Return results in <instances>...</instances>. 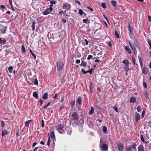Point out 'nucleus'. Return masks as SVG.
Here are the masks:
<instances>
[{
  "mask_svg": "<svg viewBox=\"0 0 151 151\" xmlns=\"http://www.w3.org/2000/svg\"><path fill=\"white\" fill-rule=\"evenodd\" d=\"M64 64L59 59L57 63V69L58 71L60 70L63 67Z\"/></svg>",
  "mask_w": 151,
  "mask_h": 151,
  "instance_id": "nucleus-1",
  "label": "nucleus"
},
{
  "mask_svg": "<svg viewBox=\"0 0 151 151\" xmlns=\"http://www.w3.org/2000/svg\"><path fill=\"white\" fill-rule=\"evenodd\" d=\"M143 85L144 87L145 88H147V85L146 83L145 82H143Z\"/></svg>",
  "mask_w": 151,
  "mask_h": 151,
  "instance_id": "nucleus-51",
  "label": "nucleus"
},
{
  "mask_svg": "<svg viewBox=\"0 0 151 151\" xmlns=\"http://www.w3.org/2000/svg\"><path fill=\"white\" fill-rule=\"evenodd\" d=\"M83 23L87 24L89 23H90L89 21L88 20V19H83Z\"/></svg>",
  "mask_w": 151,
  "mask_h": 151,
  "instance_id": "nucleus-29",
  "label": "nucleus"
},
{
  "mask_svg": "<svg viewBox=\"0 0 151 151\" xmlns=\"http://www.w3.org/2000/svg\"><path fill=\"white\" fill-rule=\"evenodd\" d=\"M50 136L52 138L54 139L55 138V136L54 132H52L50 133Z\"/></svg>",
  "mask_w": 151,
  "mask_h": 151,
  "instance_id": "nucleus-23",
  "label": "nucleus"
},
{
  "mask_svg": "<svg viewBox=\"0 0 151 151\" xmlns=\"http://www.w3.org/2000/svg\"><path fill=\"white\" fill-rule=\"evenodd\" d=\"M1 31L3 33H5L6 31V29L5 28H4L1 30Z\"/></svg>",
  "mask_w": 151,
  "mask_h": 151,
  "instance_id": "nucleus-50",
  "label": "nucleus"
},
{
  "mask_svg": "<svg viewBox=\"0 0 151 151\" xmlns=\"http://www.w3.org/2000/svg\"><path fill=\"white\" fill-rule=\"evenodd\" d=\"M147 42L150 47L149 48L151 50V40H148Z\"/></svg>",
  "mask_w": 151,
  "mask_h": 151,
  "instance_id": "nucleus-40",
  "label": "nucleus"
},
{
  "mask_svg": "<svg viewBox=\"0 0 151 151\" xmlns=\"http://www.w3.org/2000/svg\"><path fill=\"white\" fill-rule=\"evenodd\" d=\"M5 51L8 54H9L12 52L11 51H10V50L7 49H6L5 50Z\"/></svg>",
  "mask_w": 151,
  "mask_h": 151,
  "instance_id": "nucleus-47",
  "label": "nucleus"
},
{
  "mask_svg": "<svg viewBox=\"0 0 151 151\" xmlns=\"http://www.w3.org/2000/svg\"><path fill=\"white\" fill-rule=\"evenodd\" d=\"M142 73L145 74H146L148 73V70L147 68L144 67L142 70Z\"/></svg>",
  "mask_w": 151,
  "mask_h": 151,
  "instance_id": "nucleus-11",
  "label": "nucleus"
},
{
  "mask_svg": "<svg viewBox=\"0 0 151 151\" xmlns=\"http://www.w3.org/2000/svg\"><path fill=\"white\" fill-rule=\"evenodd\" d=\"M34 84L35 85H37V86H38V82L37 78H36L35 79L34 81Z\"/></svg>",
  "mask_w": 151,
  "mask_h": 151,
  "instance_id": "nucleus-38",
  "label": "nucleus"
},
{
  "mask_svg": "<svg viewBox=\"0 0 151 151\" xmlns=\"http://www.w3.org/2000/svg\"><path fill=\"white\" fill-rule=\"evenodd\" d=\"M41 126L42 127H44V122L43 120H42L41 121Z\"/></svg>",
  "mask_w": 151,
  "mask_h": 151,
  "instance_id": "nucleus-53",
  "label": "nucleus"
},
{
  "mask_svg": "<svg viewBox=\"0 0 151 151\" xmlns=\"http://www.w3.org/2000/svg\"><path fill=\"white\" fill-rule=\"evenodd\" d=\"M113 109H114L115 110V111L116 112H118V109H117V108L115 106H114V108H113Z\"/></svg>",
  "mask_w": 151,
  "mask_h": 151,
  "instance_id": "nucleus-56",
  "label": "nucleus"
},
{
  "mask_svg": "<svg viewBox=\"0 0 151 151\" xmlns=\"http://www.w3.org/2000/svg\"><path fill=\"white\" fill-rule=\"evenodd\" d=\"M94 112V108L93 107L91 106V110L89 112V114L91 115Z\"/></svg>",
  "mask_w": 151,
  "mask_h": 151,
  "instance_id": "nucleus-26",
  "label": "nucleus"
},
{
  "mask_svg": "<svg viewBox=\"0 0 151 151\" xmlns=\"http://www.w3.org/2000/svg\"><path fill=\"white\" fill-rule=\"evenodd\" d=\"M101 6L102 8L104 9H106V4L105 3H102L101 4Z\"/></svg>",
  "mask_w": 151,
  "mask_h": 151,
  "instance_id": "nucleus-34",
  "label": "nucleus"
},
{
  "mask_svg": "<svg viewBox=\"0 0 151 151\" xmlns=\"http://www.w3.org/2000/svg\"><path fill=\"white\" fill-rule=\"evenodd\" d=\"M125 50L128 52L129 54H131V50L130 48L129 47H127V46H126L125 47Z\"/></svg>",
  "mask_w": 151,
  "mask_h": 151,
  "instance_id": "nucleus-21",
  "label": "nucleus"
},
{
  "mask_svg": "<svg viewBox=\"0 0 151 151\" xmlns=\"http://www.w3.org/2000/svg\"><path fill=\"white\" fill-rule=\"evenodd\" d=\"M33 96L36 99H38V95L37 93L36 92H34L33 93Z\"/></svg>",
  "mask_w": 151,
  "mask_h": 151,
  "instance_id": "nucleus-18",
  "label": "nucleus"
},
{
  "mask_svg": "<svg viewBox=\"0 0 151 151\" xmlns=\"http://www.w3.org/2000/svg\"><path fill=\"white\" fill-rule=\"evenodd\" d=\"M39 102H40V106H42V105L43 104V102L41 99H40Z\"/></svg>",
  "mask_w": 151,
  "mask_h": 151,
  "instance_id": "nucleus-45",
  "label": "nucleus"
},
{
  "mask_svg": "<svg viewBox=\"0 0 151 151\" xmlns=\"http://www.w3.org/2000/svg\"><path fill=\"white\" fill-rule=\"evenodd\" d=\"M107 44L108 46L109 47H111L112 46L111 44L110 41L108 42V43H107Z\"/></svg>",
  "mask_w": 151,
  "mask_h": 151,
  "instance_id": "nucleus-62",
  "label": "nucleus"
},
{
  "mask_svg": "<svg viewBox=\"0 0 151 151\" xmlns=\"http://www.w3.org/2000/svg\"><path fill=\"white\" fill-rule=\"evenodd\" d=\"M140 115L139 114L137 113L136 112L135 113V120L137 122H138L139 120L140 119Z\"/></svg>",
  "mask_w": 151,
  "mask_h": 151,
  "instance_id": "nucleus-9",
  "label": "nucleus"
},
{
  "mask_svg": "<svg viewBox=\"0 0 151 151\" xmlns=\"http://www.w3.org/2000/svg\"><path fill=\"white\" fill-rule=\"evenodd\" d=\"M9 3L10 5L12 7H13L12 5V0H9Z\"/></svg>",
  "mask_w": 151,
  "mask_h": 151,
  "instance_id": "nucleus-60",
  "label": "nucleus"
},
{
  "mask_svg": "<svg viewBox=\"0 0 151 151\" xmlns=\"http://www.w3.org/2000/svg\"><path fill=\"white\" fill-rule=\"evenodd\" d=\"M50 3L51 4H55V1H51L50 2Z\"/></svg>",
  "mask_w": 151,
  "mask_h": 151,
  "instance_id": "nucleus-61",
  "label": "nucleus"
},
{
  "mask_svg": "<svg viewBox=\"0 0 151 151\" xmlns=\"http://www.w3.org/2000/svg\"><path fill=\"white\" fill-rule=\"evenodd\" d=\"M75 100L73 101H72L70 104V105L72 107H73L75 105Z\"/></svg>",
  "mask_w": 151,
  "mask_h": 151,
  "instance_id": "nucleus-43",
  "label": "nucleus"
},
{
  "mask_svg": "<svg viewBox=\"0 0 151 151\" xmlns=\"http://www.w3.org/2000/svg\"><path fill=\"white\" fill-rule=\"evenodd\" d=\"M76 103H78L79 105H81L82 104V98L81 97H79L78 98L77 101Z\"/></svg>",
  "mask_w": 151,
  "mask_h": 151,
  "instance_id": "nucleus-15",
  "label": "nucleus"
},
{
  "mask_svg": "<svg viewBox=\"0 0 151 151\" xmlns=\"http://www.w3.org/2000/svg\"><path fill=\"white\" fill-rule=\"evenodd\" d=\"M30 53H31V54L32 55V56L33 57V58L35 59H36V56L35 55V54L34 53H33L32 52V51L31 50H30Z\"/></svg>",
  "mask_w": 151,
  "mask_h": 151,
  "instance_id": "nucleus-37",
  "label": "nucleus"
},
{
  "mask_svg": "<svg viewBox=\"0 0 151 151\" xmlns=\"http://www.w3.org/2000/svg\"><path fill=\"white\" fill-rule=\"evenodd\" d=\"M107 130V128L106 126H104L103 127V131L104 133H106Z\"/></svg>",
  "mask_w": 151,
  "mask_h": 151,
  "instance_id": "nucleus-32",
  "label": "nucleus"
},
{
  "mask_svg": "<svg viewBox=\"0 0 151 151\" xmlns=\"http://www.w3.org/2000/svg\"><path fill=\"white\" fill-rule=\"evenodd\" d=\"M32 121L31 120L27 121L25 122V125L27 127H29L30 123Z\"/></svg>",
  "mask_w": 151,
  "mask_h": 151,
  "instance_id": "nucleus-20",
  "label": "nucleus"
},
{
  "mask_svg": "<svg viewBox=\"0 0 151 151\" xmlns=\"http://www.w3.org/2000/svg\"><path fill=\"white\" fill-rule=\"evenodd\" d=\"M136 145L135 143H133L132 146L129 145L128 147L126 148L125 150L126 151H132V148L134 150H135L136 149Z\"/></svg>",
  "mask_w": 151,
  "mask_h": 151,
  "instance_id": "nucleus-3",
  "label": "nucleus"
},
{
  "mask_svg": "<svg viewBox=\"0 0 151 151\" xmlns=\"http://www.w3.org/2000/svg\"><path fill=\"white\" fill-rule=\"evenodd\" d=\"M43 14L44 15H47L50 13V12L49 11L48 9H47L43 12Z\"/></svg>",
  "mask_w": 151,
  "mask_h": 151,
  "instance_id": "nucleus-19",
  "label": "nucleus"
},
{
  "mask_svg": "<svg viewBox=\"0 0 151 151\" xmlns=\"http://www.w3.org/2000/svg\"><path fill=\"white\" fill-rule=\"evenodd\" d=\"M115 34L117 38H119V34L115 30Z\"/></svg>",
  "mask_w": 151,
  "mask_h": 151,
  "instance_id": "nucleus-39",
  "label": "nucleus"
},
{
  "mask_svg": "<svg viewBox=\"0 0 151 151\" xmlns=\"http://www.w3.org/2000/svg\"><path fill=\"white\" fill-rule=\"evenodd\" d=\"M124 146V144L122 142H119L117 144V148L119 151H123Z\"/></svg>",
  "mask_w": 151,
  "mask_h": 151,
  "instance_id": "nucleus-4",
  "label": "nucleus"
},
{
  "mask_svg": "<svg viewBox=\"0 0 151 151\" xmlns=\"http://www.w3.org/2000/svg\"><path fill=\"white\" fill-rule=\"evenodd\" d=\"M82 72L84 74H86L87 73V72H86V71H85L84 69H82L81 70Z\"/></svg>",
  "mask_w": 151,
  "mask_h": 151,
  "instance_id": "nucleus-52",
  "label": "nucleus"
},
{
  "mask_svg": "<svg viewBox=\"0 0 151 151\" xmlns=\"http://www.w3.org/2000/svg\"><path fill=\"white\" fill-rule=\"evenodd\" d=\"M116 2L115 1H112L111 4L112 6L114 7L116 6Z\"/></svg>",
  "mask_w": 151,
  "mask_h": 151,
  "instance_id": "nucleus-27",
  "label": "nucleus"
},
{
  "mask_svg": "<svg viewBox=\"0 0 151 151\" xmlns=\"http://www.w3.org/2000/svg\"><path fill=\"white\" fill-rule=\"evenodd\" d=\"M50 102H49L46 105H45L44 106V108L45 109L47 108L49 106L50 104Z\"/></svg>",
  "mask_w": 151,
  "mask_h": 151,
  "instance_id": "nucleus-41",
  "label": "nucleus"
},
{
  "mask_svg": "<svg viewBox=\"0 0 151 151\" xmlns=\"http://www.w3.org/2000/svg\"><path fill=\"white\" fill-rule=\"evenodd\" d=\"M1 126L2 127H4L5 126V124L4 121H1Z\"/></svg>",
  "mask_w": 151,
  "mask_h": 151,
  "instance_id": "nucleus-49",
  "label": "nucleus"
},
{
  "mask_svg": "<svg viewBox=\"0 0 151 151\" xmlns=\"http://www.w3.org/2000/svg\"><path fill=\"white\" fill-rule=\"evenodd\" d=\"M129 43L131 48L133 50L136 49V47H137V45L135 42H134L133 43L132 42L129 41Z\"/></svg>",
  "mask_w": 151,
  "mask_h": 151,
  "instance_id": "nucleus-5",
  "label": "nucleus"
},
{
  "mask_svg": "<svg viewBox=\"0 0 151 151\" xmlns=\"http://www.w3.org/2000/svg\"><path fill=\"white\" fill-rule=\"evenodd\" d=\"M78 12L81 15H82L83 14H84V12L81 9H79Z\"/></svg>",
  "mask_w": 151,
  "mask_h": 151,
  "instance_id": "nucleus-33",
  "label": "nucleus"
},
{
  "mask_svg": "<svg viewBox=\"0 0 151 151\" xmlns=\"http://www.w3.org/2000/svg\"><path fill=\"white\" fill-rule=\"evenodd\" d=\"M65 109V107L63 106H62L60 109L59 111H60L63 109Z\"/></svg>",
  "mask_w": 151,
  "mask_h": 151,
  "instance_id": "nucleus-57",
  "label": "nucleus"
},
{
  "mask_svg": "<svg viewBox=\"0 0 151 151\" xmlns=\"http://www.w3.org/2000/svg\"><path fill=\"white\" fill-rule=\"evenodd\" d=\"M47 9H48L49 11H50V12H52L53 10V9L52 7H50L49 8H48Z\"/></svg>",
  "mask_w": 151,
  "mask_h": 151,
  "instance_id": "nucleus-59",
  "label": "nucleus"
},
{
  "mask_svg": "<svg viewBox=\"0 0 151 151\" xmlns=\"http://www.w3.org/2000/svg\"><path fill=\"white\" fill-rule=\"evenodd\" d=\"M148 20L150 22H151V16H149L148 17Z\"/></svg>",
  "mask_w": 151,
  "mask_h": 151,
  "instance_id": "nucleus-64",
  "label": "nucleus"
},
{
  "mask_svg": "<svg viewBox=\"0 0 151 151\" xmlns=\"http://www.w3.org/2000/svg\"><path fill=\"white\" fill-rule=\"evenodd\" d=\"M101 150H107L108 149V147L106 144H103L101 146Z\"/></svg>",
  "mask_w": 151,
  "mask_h": 151,
  "instance_id": "nucleus-8",
  "label": "nucleus"
},
{
  "mask_svg": "<svg viewBox=\"0 0 151 151\" xmlns=\"http://www.w3.org/2000/svg\"><path fill=\"white\" fill-rule=\"evenodd\" d=\"M63 126L62 124H59L57 125V130L60 133L64 134L65 133V131L63 130Z\"/></svg>",
  "mask_w": 151,
  "mask_h": 151,
  "instance_id": "nucleus-2",
  "label": "nucleus"
},
{
  "mask_svg": "<svg viewBox=\"0 0 151 151\" xmlns=\"http://www.w3.org/2000/svg\"><path fill=\"white\" fill-rule=\"evenodd\" d=\"M21 51L22 52L24 53H25L26 52V50L25 49L24 45H22V46Z\"/></svg>",
  "mask_w": 151,
  "mask_h": 151,
  "instance_id": "nucleus-28",
  "label": "nucleus"
},
{
  "mask_svg": "<svg viewBox=\"0 0 151 151\" xmlns=\"http://www.w3.org/2000/svg\"><path fill=\"white\" fill-rule=\"evenodd\" d=\"M145 114V111L144 110H143L142 113V118H143L144 116V115Z\"/></svg>",
  "mask_w": 151,
  "mask_h": 151,
  "instance_id": "nucleus-46",
  "label": "nucleus"
},
{
  "mask_svg": "<svg viewBox=\"0 0 151 151\" xmlns=\"http://www.w3.org/2000/svg\"><path fill=\"white\" fill-rule=\"evenodd\" d=\"M143 94L147 99H149V95L148 92L146 91H143Z\"/></svg>",
  "mask_w": 151,
  "mask_h": 151,
  "instance_id": "nucleus-10",
  "label": "nucleus"
},
{
  "mask_svg": "<svg viewBox=\"0 0 151 151\" xmlns=\"http://www.w3.org/2000/svg\"><path fill=\"white\" fill-rule=\"evenodd\" d=\"M64 99H65V96H63L62 97V98L60 100V102L61 103H63V101L64 100Z\"/></svg>",
  "mask_w": 151,
  "mask_h": 151,
  "instance_id": "nucleus-48",
  "label": "nucleus"
},
{
  "mask_svg": "<svg viewBox=\"0 0 151 151\" xmlns=\"http://www.w3.org/2000/svg\"><path fill=\"white\" fill-rule=\"evenodd\" d=\"M129 65H125V67H124V70L126 72H128L129 70L130 69V68H129Z\"/></svg>",
  "mask_w": 151,
  "mask_h": 151,
  "instance_id": "nucleus-25",
  "label": "nucleus"
},
{
  "mask_svg": "<svg viewBox=\"0 0 151 151\" xmlns=\"http://www.w3.org/2000/svg\"><path fill=\"white\" fill-rule=\"evenodd\" d=\"M36 23V22L33 20L32 23V30L34 31L35 30V25Z\"/></svg>",
  "mask_w": 151,
  "mask_h": 151,
  "instance_id": "nucleus-13",
  "label": "nucleus"
},
{
  "mask_svg": "<svg viewBox=\"0 0 151 151\" xmlns=\"http://www.w3.org/2000/svg\"><path fill=\"white\" fill-rule=\"evenodd\" d=\"M48 93H45L42 96V99H48Z\"/></svg>",
  "mask_w": 151,
  "mask_h": 151,
  "instance_id": "nucleus-22",
  "label": "nucleus"
},
{
  "mask_svg": "<svg viewBox=\"0 0 151 151\" xmlns=\"http://www.w3.org/2000/svg\"><path fill=\"white\" fill-rule=\"evenodd\" d=\"M3 41H4V43H2V44H3L4 45L5 44H6V40L4 39H2V38H0V42H3Z\"/></svg>",
  "mask_w": 151,
  "mask_h": 151,
  "instance_id": "nucleus-35",
  "label": "nucleus"
},
{
  "mask_svg": "<svg viewBox=\"0 0 151 151\" xmlns=\"http://www.w3.org/2000/svg\"><path fill=\"white\" fill-rule=\"evenodd\" d=\"M50 136H49V137H48V141L47 142V145L48 147H49L50 146Z\"/></svg>",
  "mask_w": 151,
  "mask_h": 151,
  "instance_id": "nucleus-36",
  "label": "nucleus"
},
{
  "mask_svg": "<svg viewBox=\"0 0 151 151\" xmlns=\"http://www.w3.org/2000/svg\"><path fill=\"white\" fill-rule=\"evenodd\" d=\"M141 106H139L137 108V111L138 112H139L141 111Z\"/></svg>",
  "mask_w": 151,
  "mask_h": 151,
  "instance_id": "nucleus-42",
  "label": "nucleus"
},
{
  "mask_svg": "<svg viewBox=\"0 0 151 151\" xmlns=\"http://www.w3.org/2000/svg\"><path fill=\"white\" fill-rule=\"evenodd\" d=\"M93 57V56L92 55H89L88 56V57L87 58V59L88 60H90L91 58Z\"/></svg>",
  "mask_w": 151,
  "mask_h": 151,
  "instance_id": "nucleus-55",
  "label": "nucleus"
},
{
  "mask_svg": "<svg viewBox=\"0 0 151 151\" xmlns=\"http://www.w3.org/2000/svg\"><path fill=\"white\" fill-rule=\"evenodd\" d=\"M128 29L129 32V35L130 36H131V35L132 34V32L130 27V25H128Z\"/></svg>",
  "mask_w": 151,
  "mask_h": 151,
  "instance_id": "nucleus-31",
  "label": "nucleus"
},
{
  "mask_svg": "<svg viewBox=\"0 0 151 151\" xmlns=\"http://www.w3.org/2000/svg\"><path fill=\"white\" fill-rule=\"evenodd\" d=\"M122 63H124L125 65H129V62L128 60L127 59L124 60L122 62Z\"/></svg>",
  "mask_w": 151,
  "mask_h": 151,
  "instance_id": "nucleus-24",
  "label": "nucleus"
},
{
  "mask_svg": "<svg viewBox=\"0 0 151 151\" xmlns=\"http://www.w3.org/2000/svg\"><path fill=\"white\" fill-rule=\"evenodd\" d=\"M140 138L144 144H145V147H147V145L148 142H147L145 141L144 139V138L142 135H141Z\"/></svg>",
  "mask_w": 151,
  "mask_h": 151,
  "instance_id": "nucleus-6",
  "label": "nucleus"
},
{
  "mask_svg": "<svg viewBox=\"0 0 151 151\" xmlns=\"http://www.w3.org/2000/svg\"><path fill=\"white\" fill-rule=\"evenodd\" d=\"M8 134L7 130L6 129L3 130L2 132L1 136L2 137L7 134Z\"/></svg>",
  "mask_w": 151,
  "mask_h": 151,
  "instance_id": "nucleus-12",
  "label": "nucleus"
},
{
  "mask_svg": "<svg viewBox=\"0 0 151 151\" xmlns=\"http://www.w3.org/2000/svg\"><path fill=\"white\" fill-rule=\"evenodd\" d=\"M80 65L81 66H83L84 67H85L87 65V63L83 60H82Z\"/></svg>",
  "mask_w": 151,
  "mask_h": 151,
  "instance_id": "nucleus-17",
  "label": "nucleus"
},
{
  "mask_svg": "<svg viewBox=\"0 0 151 151\" xmlns=\"http://www.w3.org/2000/svg\"><path fill=\"white\" fill-rule=\"evenodd\" d=\"M8 70L10 73H12L13 70V67L12 66H10L8 68Z\"/></svg>",
  "mask_w": 151,
  "mask_h": 151,
  "instance_id": "nucleus-30",
  "label": "nucleus"
},
{
  "mask_svg": "<svg viewBox=\"0 0 151 151\" xmlns=\"http://www.w3.org/2000/svg\"><path fill=\"white\" fill-rule=\"evenodd\" d=\"M130 102L134 103L136 101V99L135 97H132L130 100Z\"/></svg>",
  "mask_w": 151,
  "mask_h": 151,
  "instance_id": "nucleus-16",
  "label": "nucleus"
},
{
  "mask_svg": "<svg viewBox=\"0 0 151 151\" xmlns=\"http://www.w3.org/2000/svg\"><path fill=\"white\" fill-rule=\"evenodd\" d=\"M103 16H104V17L105 19L106 20L108 23L109 24V21L108 19H107V17H106V16L105 15H103Z\"/></svg>",
  "mask_w": 151,
  "mask_h": 151,
  "instance_id": "nucleus-54",
  "label": "nucleus"
},
{
  "mask_svg": "<svg viewBox=\"0 0 151 151\" xmlns=\"http://www.w3.org/2000/svg\"><path fill=\"white\" fill-rule=\"evenodd\" d=\"M67 5H66L65 4H63L62 7H63V9H67Z\"/></svg>",
  "mask_w": 151,
  "mask_h": 151,
  "instance_id": "nucleus-44",
  "label": "nucleus"
},
{
  "mask_svg": "<svg viewBox=\"0 0 151 151\" xmlns=\"http://www.w3.org/2000/svg\"><path fill=\"white\" fill-rule=\"evenodd\" d=\"M76 63H80V60L79 59H77L76 61Z\"/></svg>",
  "mask_w": 151,
  "mask_h": 151,
  "instance_id": "nucleus-58",
  "label": "nucleus"
},
{
  "mask_svg": "<svg viewBox=\"0 0 151 151\" xmlns=\"http://www.w3.org/2000/svg\"><path fill=\"white\" fill-rule=\"evenodd\" d=\"M138 150V151H145L144 147L142 145H140L139 146Z\"/></svg>",
  "mask_w": 151,
  "mask_h": 151,
  "instance_id": "nucleus-14",
  "label": "nucleus"
},
{
  "mask_svg": "<svg viewBox=\"0 0 151 151\" xmlns=\"http://www.w3.org/2000/svg\"><path fill=\"white\" fill-rule=\"evenodd\" d=\"M87 9H89V10H90L91 11H93V9L92 8H91L89 6L87 7Z\"/></svg>",
  "mask_w": 151,
  "mask_h": 151,
  "instance_id": "nucleus-63",
  "label": "nucleus"
},
{
  "mask_svg": "<svg viewBox=\"0 0 151 151\" xmlns=\"http://www.w3.org/2000/svg\"><path fill=\"white\" fill-rule=\"evenodd\" d=\"M72 116L73 119L75 120H76L78 119V114L77 112H74L72 114Z\"/></svg>",
  "mask_w": 151,
  "mask_h": 151,
  "instance_id": "nucleus-7",
  "label": "nucleus"
}]
</instances>
